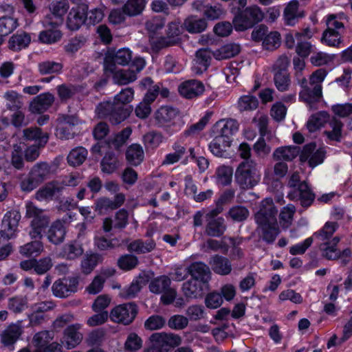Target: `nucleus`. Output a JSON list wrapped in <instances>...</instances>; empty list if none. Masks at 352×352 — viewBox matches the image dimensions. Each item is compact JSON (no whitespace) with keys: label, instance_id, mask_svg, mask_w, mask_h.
Returning a JSON list of instances; mask_svg holds the SVG:
<instances>
[{"label":"nucleus","instance_id":"17","mask_svg":"<svg viewBox=\"0 0 352 352\" xmlns=\"http://www.w3.org/2000/svg\"><path fill=\"white\" fill-rule=\"evenodd\" d=\"M316 148L315 143L306 144L302 150L300 158L302 162H307L310 166L315 167L323 162L325 157V151L324 148Z\"/></svg>","mask_w":352,"mask_h":352},{"label":"nucleus","instance_id":"6","mask_svg":"<svg viewBox=\"0 0 352 352\" xmlns=\"http://www.w3.org/2000/svg\"><path fill=\"white\" fill-rule=\"evenodd\" d=\"M183 31L182 22L175 19L168 23L166 30V36L158 37L151 41V47L154 52L161 50L174 46L181 41V34Z\"/></svg>","mask_w":352,"mask_h":352},{"label":"nucleus","instance_id":"36","mask_svg":"<svg viewBox=\"0 0 352 352\" xmlns=\"http://www.w3.org/2000/svg\"><path fill=\"white\" fill-rule=\"evenodd\" d=\"M207 221L208 223L206 228V232L208 236L219 237L225 232L226 226L223 217L207 219Z\"/></svg>","mask_w":352,"mask_h":352},{"label":"nucleus","instance_id":"9","mask_svg":"<svg viewBox=\"0 0 352 352\" xmlns=\"http://www.w3.org/2000/svg\"><path fill=\"white\" fill-rule=\"evenodd\" d=\"M132 60V52L129 48H121L117 51L109 50L104 59V72H113L116 64L126 65Z\"/></svg>","mask_w":352,"mask_h":352},{"label":"nucleus","instance_id":"22","mask_svg":"<svg viewBox=\"0 0 352 352\" xmlns=\"http://www.w3.org/2000/svg\"><path fill=\"white\" fill-rule=\"evenodd\" d=\"M26 217L32 219L31 226L43 229L49 223V219L44 214V211L37 208L32 203H28L26 205Z\"/></svg>","mask_w":352,"mask_h":352},{"label":"nucleus","instance_id":"54","mask_svg":"<svg viewBox=\"0 0 352 352\" xmlns=\"http://www.w3.org/2000/svg\"><path fill=\"white\" fill-rule=\"evenodd\" d=\"M296 207L293 204H287L283 207L279 214V223L283 228H288L292 223Z\"/></svg>","mask_w":352,"mask_h":352},{"label":"nucleus","instance_id":"44","mask_svg":"<svg viewBox=\"0 0 352 352\" xmlns=\"http://www.w3.org/2000/svg\"><path fill=\"white\" fill-rule=\"evenodd\" d=\"M329 119V115L326 111H320L312 115L307 122V128L313 133L318 130Z\"/></svg>","mask_w":352,"mask_h":352},{"label":"nucleus","instance_id":"41","mask_svg":"<svg viewBox=\"0 0 352 352\" xmlns=\"http://www.w3.org/2000/svg\"><path fill=\"white\" fill-rule=\"evenodd\" d=\"M231 145L230 139L222 136H216L209 144L210 151L217 157H222L226 148Z\"/></svg>","mask_w":352,"mask_h":352},{"label":"nucleus","instance_id":"48","mask_svg":"<svg viewBox=\"0 0 352 352\" xmlns=\"http://www.w3.org/2000/svg\"><path fill=\"white\" fill-rule=\"evenodd\" d=\"M126 158L128 162L131 165H139L144 159L142 147L140 144H131L126 150Z\"/></svg>","mask_w":352,"mask_h":352},{"label":"nucleus","instance_id":"47","mask_svg":"<svg viewBox=\"0 0 352 352\" xmlns=\"http://www.w3.org/2000/svg\"><path fill=\"white\" fill-rule=\"evenodd\" d=\"M82 254L83 248L82 245L76 241L65 244L60 252L61 256L67 260H74Z\"/></svg>","mask_w":352,"mask_h":352},{"label":"nucleus","instance_id":"37","mask_svg":"<svg viewBox=\"0 0 352 352\" xmlns=\"http://www.w3.org/2000/svg\"><path fill=\"white\" fill-rule=\"evenodd\" d=\"M22 333V328L20 324H11L4 330L1 334V342L5 346H10L14 344Z\"/></svg>","mask_w":352,"mask_h":352},{"label":"nucleus","instance_id":"38","mask_svg":"<svg viewBox=\"0 0 352 352\" xmlns=\"http://www.w3.org/2000/svg\"><path fill=\"white\" fill-rule=\"evenodd\" d=\"M299 153L298 146H281L274 151L273 157L276 160L292 161L298 156Z\"/></svg>","mask_w":352,"mask_h":352},{"label":"nucleus","instance_id":"26","mask_svg":"<svg viewBox=\"0 0 352 352\" xmlns=\"http://www.w3.org/2000/svg\"><path fill=\"white\" fill-rule=\"evenodd\" d=\"M156 248L155 241L153 239L146 241L138 239H135L127 245V250L131 252L138 254H144L154 250Z\"/></svg>","mask_w":352,"mask_h":352},{"label":"nucleus","instance_id":"4","mask_svg":"<svg viewBox=\"0 0 352 352\" xmlns=\"http://www.w3.org/2000/svg\"><path fill=\"white\" fill-rule=\"evenodd\" d=\"M52 175V166L45 162L36 163L26 175H24L19 183L22 192L28 193L38 187L45 181L50 179Z\"/></svg>","mask_w":352,"mask_h":352},{"label":"nucleus","instance_id":"56","mask_svg":"<svg viewBox=\"0 0 352 352\" xmlns=\"http://www.w3.org/2000/svg\"><path fill=\"white\" fill-rule=\"evenodd\" d=\"M274 82L276 89L281 92L289 89L291 80L287 71L274 72Z\"/></svg>","mask_w":352,"mask_h":352},{"label":"nucleus","instance_id":"16","mask_svg":"<svg viewBox=\"0 0 352 352\" xmlns=\"http://www.w3.org/2000/svg\"><path fill=\"white\" fill-rule=\"evenodd\" d=\"M78 280L76 278L56 280L52 285L53 294L58 298H66L77 291Z\"/></svg>","mask_w":352,"mask_h":352},{"label":"nucleus","instance_id":"23","mask_svg":"<svg viewBox=\"0 0 352 352\" xmlns=\"http://www.w3.org/2000/svg\"><path fill=\"white\" fill-rule=\"evenodd\" d=\"M213 272L221 276L228 275L232 272V264L230 260L223 256L215 254L210 258L208 262Z\"/></svg>","mask_w":352,"mask_h":352},{"label":"nucleus","instance_id":"49","mask_svg":"<svg viewBox=\"0 0 352 352\" xmlns=\"http://www.w3.org/2000/svg\"><path fill=\"white\" fill-rule=\"evenodd\" d=\"M6 106L10 111H17L21 109L23 102L22 96L14 90H9L4 94Z\"/></svg>","mask_w":352,"mask_h":352},{"label":"nucleus","instance_id":"60","mask_svg":"<svg viewBox=\"0 0 352 352\" xmlns=\"http://www.w3.org/2000/svg\"><path fill=\"white\" fill-rule=\"evenodd\" d=\"M48 28L46 30L41 31L39 34L38 38L41 42L47 44H52L59 41L62 36L60 30L56 28L45 27Z\"/></svg>","mask_w":352,"mask_h":352},{"label":"nucleus","instance_id":"63","mask_svg":"<svg viewBox=\"0 0 352 352\" xmlns=\"http://www.w3.org/2000/svg\"><path fill=\"white\" fill-rule=\"evenodd\" d=\"M58 96L61 102H67L78 91L76 86L72 84H62L56 87Z\"/></svg>","mask_w":352,"mask_h":352},{"label":"nucleus","instance_id":"30","mask_svg":"<svg viewBox=\"0 0 352 352\" xmlns=\"http://www.w3.org/2000/svg\"><path fill=\"white\" fill-rule=\"evenodd\" d=\"M65 234L66 230L64 222L60 220H56L50 227L47 236L51 243L59 244L63 241Z\"/></svg>","mask_w":352,"mask_h":352},{"label":"nucleus","instance_id":"32","mask_svg":"<svg viewBox=\"0 0 352 352\" xmlns=\"http://www.w3.org/2000/svg\"><path fill=\"white\" fill-rule=\"evenodd\" d=\"M121 166V161L112 152L107 153L100 162L101 171L109 175L113 173Z\"/></svg>","mask_w":352,"mask_h":352},{"label":"nucleus","instance_id":"64","mask_svg":"<svg viewBox=\"0 0 352 352\" xmlns=\"http://www.w3.org/2000/svg\"><path fill=\"white\" fill-rule=\"evenodd\" d=\"M164 140L163 135L158 131H151L143 136L144 144L147 148H157L164 142Z\"/></svg>","mask_w":352,"mask_h":352},{"label":"nucleus","instance_id":"18","mask_svg":"<svg viewBox=\"0 0 352 352\" xmlns=\"http://www.w3.org/2000/svg\"><path fill=\"white\" fill-rule=\"evenodd\" d=\"M53 338V334L49 331L38 332L32 338L34 347L27 346L21 349L18 352H44V349L50 344Z\"/></svg>","mask_w":352,"mask_h":352},{"label":"nucleus","instance_id":"20","mask_svg":"<svg viewBox=\"0 0 352 352\" xmlns=\"http://www.w3.org/2000/svg\"><path fill=\"white\" fill-rule=\"evenodd\" d=\"M55 98L50 92L42 93L34 97L30 104V111L33 113H41L47 111L54 103Z\"/></svg>","mask_w":352,"mask_h":352},{"label":"nucleus","instance_id":"50","mask_svg":"<svg viewBox=\"0 0 352 352\" xmlns=\"http://www.w3.org/2000/svg\"><path fill=\"white\" fill-rule=\"evenodd\" d=\"M145 6V0H127L122 9L128 16H136L143 12Z\"/></svg>","mask_w":352,"mask_h":352},{"label":"nucleus","instance_id":"19","mask_svg":"<svg viewBox=\"0 0 352 352\" xmlns=\"http://www.w3.org/2000/svg\"><path fill=\"white\" fill-rule=\"evenodd\" d=\"M178 90L183 97L192 99L201 96L204 93L205 87L201 81L191 79L181 83Z\"/></svg>","mask_w":352,"mask_h":352},{"label":"nucleus","instance_id":"13","mask_svg":"<svg viewBox=\"0 0 352 352\" xmlns=\"http://www.w3.org/2000/svg\"><path fill=\"white\" fill-rule=\"evenodd\" d=\"M82 324L76 323L65 329L60 342L67 349H74L82 342L83 335L80 332Z\"/></svg>","mask_w":352,"mask_h":352},{"label":"nucleus","instance_id":"27","mask_svg":"<svg viewBox=\"0 0 352 352\" xmlns=\"http://www.w3.org/2000/svg\"><path fill=\"white\" fill-rule=\"evenodd\" d=\"M117 106L115 102H103L100 103L96 108V113L99 118H109V120L113 124H117L121 122L117 121Z\"/></svg>","mask_w":352,"mask_h":352},{"label":"nucleus","instance_id":"29","mask_svg":"<svg viewBox=\"0 0 352 352\" xmlns=\"http://www.w3.org/2000/svg\"><path fill=\"white\" fill-rule=\"evenodd\" d=\"M31 42L30 35L25 32H18L13 34L8 41V48L14 52H19L26 48Z\"/></svg>","mask_w":352,"mask_h":352},{"label":"nucleus","instance_id":"21","mask_svg":"<svg viewBox=\"0 0 352 352\" xmlns=\"http://www.w3.org/2000/svg\"><path fill=\"white\" fill-rule=\"evenodd\" d=\"M192 8L209 20H216L223 14V10L220 6H210L205 0L195 1L192 3Z\"/></svg>","mask_w":352,"mask_h":352},{"label":"nucleus","instance_id":"33","mask_svg":"<svg viewBox=\"0 0 352 352\" xmlns=\"http://www.w3.org/2000/svg\"><path fill=\"white\" fill-rule=\"evenodd\" d=\"M299 3L298 0L291 1L283 12V19L287 25L294 26L301 17L298 12Z\"/></svg>","mask_w":352,"mask_h":352},{"label":"nucleus","instance_id":"46","mask_svg":"<svg viewBox=\"0 0 352 352\" xmlns=\"http://www.w3.org/2000/svg\"><path fill=\"white\" fill-rule=\"evenodd\" d=\"M170 284L171 280L168 276H160L151 280L149 283V289L153 294H160L170 288Z\"/></svg>","mask_w":352,"mask_h":352},{"label":"nucleus","instance_id":"24","mask_svg":"<svg viewBox=\"0 0 352 352\" xmlns=\"http://www.w3.org/2000/svg\"><path fill=\"white\" fill-rule=\"evenodd\" d=\"M188 268L189 274L193 279L206 283L211 278V272L209 267L202 262H194Z\"/></svg>","mask_w":352,"mask_h":352},{"label":"nucleus","instance_id":"15","mask_svg":"<svg viewBox=\"0 0 352 352\" xmlns=\"http://www.w3.org/2000/svg\"><path fill=\"white\" fill-rule=\"evenodd\" d=\"M133 96L134 91L131 87L122 89L119 94L115 96L113 102L117 106L116 109L118 111L116 115V122H122L128 117L129 112L127 109L124 108V105L131 102L133 99Z\"/></svg>","mask_w":352,"mask_h":352},{"label":"nucleus","instance_id":"12","mask_svg":"<svg viewBox=\"0 0 352 352\" xmlns=\"http://www.w3.org/2000/svg\"><path fill=\"white\" fill-rule=\"evenodd\" d=\"M88 6L81 3L72 7L68 13L67 26L71 30H78L82 24L87 22L86 14H87Z\"/></svg>","mask_w":352,"mask_h":352},{"label":"nucleus","instance_id":"8","mask_svg":"<svg viewBox=\"0 0 352 352\" xmlns=\"http://www.w3.org/2000/svg\"><path fill=\"white\" fill-rule=\"evenodd\" d=\"M50 13L43 20L44 27L57 28L63 23V16L69 9L67 0L53 1L49 6Z\"/></svg>","mask_w":352,"mask_h":352},{"label":"nucleus","instance_id":"62","mask_svg":"<svg viewBox=\"0 0 352 352\" xmlns=\"http://www.w3.org/2000/svg\"><path fill=\"white\" fill-rule=\"evenodd\" d=\"M338 228L336 222L328 221L318 232H315L314 236L322 242L330 241Z\"/></svg>","mask_w":352,"mask_h":352},{"label":"nucleus","instance_id":"1","mask_svg":"<svg viewBox=\"0 0 352 352\" xmlns=\"http://www.w3.org/2000/svg\"><path fill=\"white\" fill-rule=\"evenodd\" d=\"M278 210L272 198L264 199L259 210L255 214V221L261 230V238L267 243H272L280 234L276 214Z\"/></svg>","mask_w":352,"mask_h":352},{"label":"nucleus","instance_id":"59","mask_svg":"<svg viewBox=\"0 0 352 352\" xmlns=\"http://www.w3.org/2000/svg\"><path fill=\"white\" fill-rule=\"evenodd\" d=\"M151 345L145 352H168V348L164 342L161 333H154L150 337Z\"/></svg>","mask_w":352,"mask_h":352},{"label":"nucleus","instance_id":"2","mask_svg":"<svg viewBox=\"0 0 352 352\" xmlns=\"http://www.w3.org/2000/svg\"><path fill=\"white\" fill-rule=\"evenodd\" d=\"M327 74L326 69H318L310 75L309 82L305 77L298 74L297 82L301 87L299 99L309 105L319 102L322 97V83Z\"/></svg>","mask_w":352,"mask_h":352},{"label":"nucleus","instance_id":"31","mask_svg":"<svg viewBox=\"0 0 352 352\" xmlns=\"http://www.w3.org/2000/svg\"><path fill=\"white\" fill-rule=\"evenodd\" d=\"M216 126L219 129V135L226 139L235 134L239 130V123L235 119H221L217 122Z\"/></svg>","mask_w":352,"mask_h":352},{"label":"nucleus","instance_id":"3","mask_svg":"<svg viewBox=\"0 0 352 352\" xmlns=\"http://www.w3.org/2000/svg\"><path fill=\"white\" fill-rule=\"evenodd\" d=\"M344 14H331L325 16L327 28L323 32L321 42L329 47L339 48L343 42L342 35L345 32V26L342 20Z\"/></svg>","mask_w":352,"mask_h":352},{"label":"nucleus","instance_id":"61","mask_svg":"<svg viewBox=\"0 0 352 352\" xmlns=\"http://www.w3.org/2000/svg\"><path fill=\"white\" fill-rule=\"evenodd\" d=\"M19 26L18 19L8 16L0 17V34L8 36Z\"/></svg>","mask_w":352,"mask_h":352},{"label":"nucleus","instance_id":"53","mask_svg":"<svg viewBox=\"0 0 352 352\" xmlns=\"http://www.w3.org/2000/svg\"><path fill=\"white\" fill-rule=\"evenodd\" d=\"M75 125L74 118L67 117L65 122L59 124L56 129V136L60 139L69 140L73 138L72 127Z\"/></svg>","mask_w":352,"mask_h":352},{"label":"nucleus","instance_id":"55","mask_svg":"<svg viewBox=\"0 0 352 352\" xmlns=\"http://www.w3.org/2000/svg\"><path fill=\"white\" fill-rule=\"evenodd\" d=\"M329 126L331 131H324V134L332 141L340 142L342 138V130L343 124L336 118H333L329 121Z\"/></svg>","mask_w":352,"mask_h":352},{"label":"nucleus","instance_id":"40","mask_svg":"<svg viewBox=\"0 0 352 352\" xmlns=\"http://www.w3.org/2000/svg\"><path fill=\"white\" fill-rule=\"evenodd\" d=\"M299 200L304 208L309 207L314 202L316 195L306 182L298 185Z\"/></svg>","mask_w":352,"mask_h":352},{"label":"nucleus","instance_id":"45","mask_svg":"<svg viewBox=\"0 0 352 352\" xmlns=\"http://www.w3.org/2000/svg\"><path fill=\"white\" fill-rule=\"evenodd\" d=\"M233 175V168L230 166L221 165L215 171V178L217 184L225 186L231 184Z\"/></svg>","mask_w":352,"mask_h":352},{"label":"nucleus","instance_id":"58","mask_svg":"<svg viewBox=\"0 0 352 352\" xmlns=\"http://www.w3.org/2000/svg\"><path fill=\"white\" fill-rule=\"evenodd\" d=\"M63 68L61 63L52 60L43 61L38 65V72L42 75L60 74Z\"/></svg>","mask_w":352,"mask_h":352},{"label":"nucleus","instance_id":"34","mask_svg":"<svg viewBox=\"0 0 352 352\" xmlns=\"http://www.w3.org/2000/svg\"><path fill=\"white\" fill-rule=\"evenodd\" d=\"M23 138L30 141H35L39 146H45L49 140L47 133H43L38 127H30L23 130Z\"/></svg>","mask_w":352,"mask_h":352},{"label":"nucleus","instance_id":"10","mask_svg":"<svg viewBox=\"0 0 352 352\" xmlns=\"http://www.w3.org/2000/svg\"><path fill=\"white\" fill-rule=\"evenodd\" d=\"M138 311V307L134 302L124 303L111 310L110 318L115 322L128 325L134 320Z\"/></svg>","mask_w":352,"mask_h":352},{"label":"nucleus","instance_id":"14","mask_svg":"<svg viewBox=\"0 0 352 352\" xmlns=\"http://www.w3.org/2000/svg\"><path fill=\"white\" fill-rule=\"evenodd\" d=\"M179 110L171 106L165 105L158 108L154 113V120L158 127H169L173 125Z\"/></svg>","mask_w":352,"mask_h":352},{"label":"nucleus","instance_id":"28","mask_svg":"<svg viewBox=\"0 0 352 352\" xmlns=\"http://www.w3.org/2000/svg\"><path fill=\"white\" fill-rule=\"evenodd\" d=\"M62 188L56 182L47 183L40 188L35 193V199L39 201L52 200L56 193L60 192Z\"/></svg>","mask_w":352,"mask_h":352},{"label":"nucleus","instance_id":"42","mask_svg":"<svg viewBox=\"0 0 352 352\" xmlns=\"http://www.w3.org/2000/svg\"><path fill=\"white\" fill-rule=\"evenodd\" d=\"M241 50L240 45L236 43L226 44L217 50L213 55L217 60H223L237 55Z\"/></svg>","mask_w":352,"mask_h":352},{"label":"nucleus","instance_id":"11","mask_svg":"<svg viewBox=\"0 0 352 352\" xmlns=\"http://www.w3.org/2000/svg\"><path fill=\"white\" fill-rule=\"evenodd\" d=\"M21 214L16 210L7 212L2 220L0 235L4 239H10L16 235Z\"/></svg>","mask_w":352,"mask_h":352},{"label":"nucleus","instance_id":"7","mask_svg":"<svg viewBox=\"0 0 352 352\" xmlns=\"http://www.w3.org/2000/svg\"><path fill=\"white\" fill-rule=\"evenodd\" d=\"M264 17L265 14L261 8L258 6H252L246 8L236 16L233 20V23L236 30L243 31L261 21Z\"/></svg>","mask_w":352,"mask_h":352},{"label":"nucleus","instance_id":"51","mask_svg":"<svg viewBox=\"0 0 352 352\" xmlns=\"http://www.w3.org/2000/svg\"><path fill=\"white\" fill-rule=\"evenodd\" d=\"M87 154L88 152L84 147H76L69 152L67 156V162L72 166H80L86 160Z\"/></svg>","mask_w":352,"mask_h":352},{"label":"nucleus","instance_id":"43","mask_svg":"<svg viewBox=\"0 0 352 352\" xmlns=\"http://www.w3.org/2000/svg\"><path fill=\"white\" fill-rule=\"evenodd\" d=\"M182 291L184 296L190 298H197L202 295V287L196 279L191 278L183 284Z\"/></svg>","mask_w":352,"mask_h":352},{"label":"nucleus","instance_id":"35","mask_svg":"<svg viewBox=\"0 0 352 352\" xmlns=\"http://www.w3.org/2000/svg\"><path fill=\"white\" fill-rule=\"evenodd\" d=\"M106 74L113 75L114 83L124 85L135 81L137 78L135 72L132 69H115L113 72H105Z\"/></svg>","mask_w":352,"mask_h":352},{"label":"nucleus","instance_id":"57","mask_svg":"<svg viewBox=\"0 0 352 352\" xmlns=\"http://www.w3.org/2000/svg\"><path fill=\"white\" fill-rule=\"evenodd\" d=\"M101 260V256L98 254H86L81 261V270L83 274H90L98 265Z\"/></svg>","mask_w":352,"mask_h":352},{"label":"nucleus","instance_id":"25","mask_svg":"<svg viewBox=\"0 0 352 352\" xmlns=\"http://www.w3.org/2000/svg\"><path fill=\"white\" fill-rule=\"evenodd\" d=\"M339 241L340 238L335 236L330 241L322 242L319 245L322 256L327 260L339 258L340 250L337 248Z\"/></svg>","mask_w":352,"mask_h":352},{"label":"nucleus","instance_id":"52","mask_svg":"<svg viewBox=\"0 0 352 352\" xmlns=\"http://www.w3.org/2000/svg\"><path fill=\"white\" fill-rule=\"evenodd\" d=\"M258 100L252 95H244L241 96L237 102V107L239 111H251L257 109Z\"/></svg>","mask_w":352,"mask_h":352},{"label":"nucleus","instance_id":"5","mask_svg":"<svg viewBox=\"0 0 352 352\" xmlns=\"http://www.w3.org/2000/svg\"><path fill=\"white\" fill-rule=\"evenodd\" d=\"M235 182L241 189H250L258 184L261 174L257 163L254 160L241 162L236 169Z\"/></svg>","mask_w":352,"mask_h":352},{"label":"nucleus","instance_id":"39","mask_svg":"<svg viewBox=\"0 0 352 352\" xmlns=\"http://www.w3.org/2000/svg\"><path fill=\"white\" fill-rule=\"evenodd\" d=\"M184 26L189 33L197 34L204 32L206 29L207 22L204 19H198L197 16H190L185 19Z\"/></svg>","mask_w":352,"mask_h":352}]
</instances>
